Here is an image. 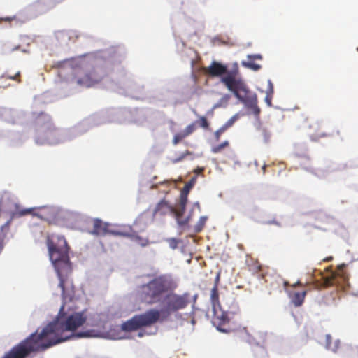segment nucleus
I'll use <instances>...</instances> for the list:
<instances>
[{"label":"nucleus","instance_id":"obj_43","mask_svg":"<svg viewBox=\"0 0 358 358\" xmlns=\"http://www.w3.org/2000/svg\"><path fill=\"white\" fill-rule=\"evenodd\" d=\"M36 143L40 144L41 143L38 142V140H36Z\"/></svg>","mask_w":358,"mask_h":358},{"label":"nucleus","instance_id":"obj_33","mask_svg":"<svg viewBox=\"0 0 358 358\" xmlns=\"http://www.w3.org/2000/svg\"><path fill=\"white\" fill-rule=\"evenodd\" d=\"M262 55H248V60H252L254 61L255 59H262Z\"/></svg>","mask_w":358,"mask_h":358},{"label":"nucleus","instance_id":"obj_38","mask_svg":"<svg viewBox=\"0 0 358 358\" xmlns=\"http://www.w3.org/2000/svg\"><path fill=\"white\" fill-rule=\"evenodd\" d=\"M297 285H302V284L299 281H298L296 283L294 284L292 287H295Z\"/></svg>","mask_w":358,"mask_h":358},{"label":"nucleus","instance_id":"obj_2","mask_svg":"<svg viewBox=\"0 0 358 358\" xmlns=\"http://www.w3.org/2000/svg\"><path fill=\"white\" fill-rule=\"evenodd\" d=\"M206 72L212 77L224 76L221 78V83L248 108L252 110L255 114L259 113L257 96L256 94L248 89L243 79L238 77L237 66L231 71H229L226 65L213 61L210 65L206 69Z\"/></svg>","mask_w":358,"mask_h":358},{"label":"nucleus","instance_id":"obj_42","mask_svg":"<svg viewBox=\"0 0 358 358\" xmlns=\"http://www.w3.org/2000/svg\"><path fill=\"white\" fill-rule=\"evenodd\" d=\"M193 112H194V113L196 115H197V113H196V110H194Z\"/></svg>","mask_w":358,"mask_h":358},{"label":"nucleus","instance_id":"obj_40","mask_svg":"<svg viewBox=\"0 0 358 358\" xmlns=\"http://www.w3.org/2000/svg\"><path fill=\"white\" fill-rule=\"evenodd\" d=\"M284 285H285V287L288 286V285H289V282H287V281H285V282H284Z\"/></svg>","mask_w":358,"mask_h":358},{"label":"nucleus","instance_id":"obj_15","mask_svg":"<svg viewBox=\"0 0 358 358\" xmlns=\"http://www.w3.org/2000/svg\"><path fill=\"white\" fill-rule=\"evenodd\" d=\"M208 220L207 216H201L196 225L194 227V231L195 233H200L204 228L206 223Z\"/></svg>","mask_w":358,"mask_h":358},{"label":"nucleus","instance_id":"obj_26","mask_svg":"<svg viewBox=\"0 0 358 358\" xmlns=\"http://www.w3.org/2000/svg\"><path fill=\"white\" fill-rule=\"evenodd\" d=\"M268 84H269V88L267 90V92H266L267 94H266L265 100L268 106H271V99H272V95L273 94V85L271 81H269Z\"/></svg>","mask_w":358,"mask_h":358},{"label":"nucleus","instance_id":"obj_5","mask_svg":"<svg viewBox=\"0 0 358 358\" xmlns=\"http://www.w3.org/2000/svg\"><path fill=\"white\" fill-rule=\"evenodd\" d=\"M106 75V71L101 66L83 63L75 69L73 79L78 85L90 87L100 83Z\"/></svg>","mask_w":358,"mask_h":358},{"label":"nucleus","instance_id":"obj_35","mask_svg":"<svg viewBox=\"0 0 358 358\" xmlns=\"http://www.w3.org/2000/svg\"><path fill=\"white\" fill-rule=\"evenodd\" d=\"M20 76V73L17 72L15 76H9V78L13 80H17L18 82H20V79L19 78Z\"/></svg>","mask_w":358,"mask_h":358},{"label":"nucleus","instance_id":"obj_12","mask_svg":"<svg viewBox=\"0 0 358 358\" xmlns=\"http://www.w3.org/2000/svg\"><path fill=\"white\" fill-rule=\"evenodd\" d=\"M176 209L171 206L166 201L162 200L157 203L155 210L154 215H166L168 213H175Z\"/></svg>","mask_w":358,"mask_h":358},{"label":"nucleus","instance_id":"obj_34","mask_svg":"<svg viewBox=\"0 0 358 358\" xmlns=\"http://www.w3.org/2000/svg\"><path fill=\"white\" fill-rule=\"evenodd\" d=\"M262 134L264 136V141L267 142L269 140L270 134L264 129L262 131Z\"/></svg>","mask_w":358,"mask_h":358},{"label":"nucleus","instance_id":"obj_20","mask_svg":"<svg viewBox=\"0 0 358 358\" xmlns=\"http://www.w3.org/2000/svg\"><path fill=\"white\" fill-rule=\"evenodd\" d=\"M131 237L132 241L141 246H145L148 244V240L147 238H142L138 235H132Z\"/></svg>","mask_w":358,"mask_h":358},{"label":"nucleus","instance_id":"obj_37","mask_svg":"<svg viewBox=\"0 0 358 358\" xmlns=\"http://www.w3.org/2000/svg\"><path fill=\"white\" fill-rule=\"evenodd\" d=\"M204 171V169L203 168H199L198 167L195 171L194 172L197 174H199V173H201L203 171Z\"/></svg>","mask_w":358,"mask_h":358},{"label":"nucleus","instance_id":"obj_6","mask_svg":"<svg viewBox=\"0 0 358 358\" xmlns=\"http://www.w3.org/2000/svg\"><path fill=\"white\" fill-rule=\"evenodd\" d=\"M160 311L157 309H150L145 313L134 316L122 325V330L132 331L143 327L151 326L159 320Z\"/></svg>","mask_w":358,"mask_h":358},{"label":"nucleus","instance_id":"obj_13","mask_svg":"<svg viewBox=\"0 0 358 358\" xmlns=\"http://www.w3.org/2000/svg\"><path fill=\"white\" fill-rule=\"evenodd\" d=\"M306 294L307 291L306 290L302 292H295L293 294L290 293L289 297L294 306L296 307L301 306L304 301Z\"/></svg>","mask_w":358,"mask_h":358},{"label":"nucleus","instance_id":"obj_39","mask_svg":"<svg viewBox=\"0 0 358 358\" xmlns=\"http://www.w3.org/2000/svg\"><path fill=\"white\" fill-rule=\"evenodd\" d=\"M266 165H265V164L262 167V169L264 173H265V172H266Z\"/></svg>","mask_w":358,"mask_h":358},{"label":"nucleus","instance_id":"obj_41","mask_svg":"<svg viewBox=\"0 0 358 358\" xmlns=\"http://www.w3.org/2000/svg\"><path fill=\"white\" fill-rule=\"evenodd\" d=\"M330 259H332V257L328 258V259H327L326 260H327V261H329V260H330Z\"/></svg>","mask_w":358,"mask_h":358},{"label":"nucleus","instance_id":"obj_3","mask_svg":"<svg viewBox=\"0 0 358 358\" xmlns=\"http://www.w3.org/2000/svg\"><path fill=\"white\" fill-rule=\"evenodd\" d=\"M47 246L50 259L59 280V287L64 299L74 294L72 281L69 278L72 271L69 257V246L64 236L52 235L48 237Z\"/></svg>","mask_w":358,"mask_h":358},{"label":"nucleus","instance_id":"obj_32","mask_svg":"<svg viewBox=\"0 0 358 358\" xmlns=\"http://www.w3.org/2000/svg\"><path fill=\"white\" fill-rule=\"evenodd\" d=\"M331 336L329 334L325 336V346L327 349H331Z\"/></svg>","mask_w":358,"mask_h":358},{"label":"nucleus","instance_id":"obj_23","mask_svg":"<svg viewBox=\"0 0 358 358\" xmlns=\"http://www.w3.org/2000/svg\"><path fill=\"white\" fill-rule=\"evenodd\" d=\"M230 99L231 96L229 94H226L223 95L218 103L215 106V108L227 106Z\"/></svg>","mask_w":358,"mask_h":358},{"label":"nucleus","instance_id":"obj_14","mask_svg":"<svg viewBox=\"0 0 358 358\" xmlns=\"http://www.w3.org/2000/svg\"><path fill=\"white\" fill-rule=\"evenodd\" d=\"M60 131L56 129H49L45 132L47 141L50 144L57 143L60 141Z\"/></svg>","mask_w":358,"mask_h":358},{"label":"nucleus","instance_id":"obj_9","mask_svg":"<svg viewBox=\"0 0 358 358\" xmlns=\"http://www.w3.org/2000/svg\"><path fill=\"white\" fill-rule=\"evenodd\" d=\"M345 265H339L337 267V270L331 273L329 276L324 277L323 278V282L319 283L317 282L315 287L320 288V287H328L334 285H339L343 281H345L346 276L343 271L345 268Z\"/></svg>","mask_w":358,"mask_h":358},{"label":"nucleus","instance_id":"obj_27","mask_svg":"<svg viewBox=\"0 0 358 358\" xmlns=\"http://www.w3.org/2000/svg\"><path fill=\"white\" fill-rule=\"evenodd\" d=\"M167 242L171 248L176 249L178 248L179 243H180L181 241L175 238H171L167 240Z\"/></svg>","mask_w":358,"mask_h":358},{"label":"nucleus","instance_id":"obj_28","mask_svg":"<svg viewBox=\"0 0 358 358\" xmlns=\"http://www.w3.org/2000/svg\"><path fill=\"white\" fill-rule=\"evenodd\" d=\"M236 120H237L236 115H234L227 122H226L225 124H224L222 125V127L226 130H227L229 128H230L234 124V122H236Z\"/></svg>","mask_w":358,"mask_h":358},{"label":"nucleus","instance_id":"obj_30","mask_svg":"<svg viewBox=\"0 0 358 358\" xmlns=\"http://www.w3.org/2000/svg\"><path fill=\"white\" fill-rule=\"evenodd\" d=\"M17 20L16 16H6L0 17V24L2 22H6L8 24H11L12 22Z\"/></svg>","mask_w":358,"mask_h":358},{"label":"nucleus","instance_id":"obj_31","mask_svg":"<svg viewBox=\"0 0 358 358\" xmlns=\"http://www.w3.org/2000/svg\"><path fill=\"white\" fill-rule=\"evenodd\" d=\"M192 186H193V183L192 182H189L185 184L181 193L187 194L189 193L190 189L192 187Z\"/></svg>","mask_w":358,"mask_h":358},{"label":"nucleus","instance_id":"obj_24","mask_svg":"<svg viewBox=\"0 0 358 358\" xmlns=\"http://www.w3.org/2000/svg\"><path fill=\"white\" fill-rule=\"evenodd\" d=\"M229 141H224L223 143H220V144H219V145H217L213 146V147L212 148V150H212V152H213V153H219V152H221L224 148H225L228 147V146H229Z\"/></svg>","mask_w":358,"mask_h":358},{"label":"nucleus","instance_id":"obj_19","mask_svg":"<svg viewBox=\"0 0 358 358\" xmlns=\"http://www.w3.org/2000/svg\"><path fill=\"white\" fill-rule=\"evenodd\" d=\"M187 137L185 132L183 131H181L180 132L176 133L172 140V143L174 145H178L180 141H182L184 138Z\"/></svg>","mask_w":358,"mask_h":358},{"label":"nucleus","instance_id":"obj_21","mask_svg":"<svg viewBox=\"0 0 358 358\" xmlns=\"http://www.w3.org/2000/svg\"><path fill=\"white\" fill-rule=\"evenodd\" d=\"M242 65L254 71H258L261 68L259 64L255 63L252 60L243 61L242 62Z\"/></svg>","mask_w":358,"mask_h":358},{"label":"nucleus","instance_id":"obj_29","mask_svg":"<svg viewBox=\"0 0 358 358\" xmlns=\"http://www.w3.org/2000/svg\"><path fill=\"white\" fill-rule=\"evenodd\" d=\"M227 130L222 126L220 129H218L214 133V138L215 141H219L220 140L221 135L224 133Z\"/></svg>","mask_w":358,"mask_h":358},{"label":"nucleus","instance_id":"obj_8","mask_svg":"<svg viewBox=\"0 0 358 358\" xmlns=\"http://www.w3.org/2000/svg\"><path fill=\"white\" fill-rule=\"evenodd\" d=\"M190 303V294H171L166 295L164 301V310L168 314L185 309Z\"/></svg>","mask_w":358,"mask_h":358},{"label":"nucleus","instance_id":"obj_11","mask_svg":"<svg viewBox=\"0 0 358 358\" xmlns=\"http://www.w3.org/2000/svg\"><path fill=\"white\" fill-rule=\"evenodd\" d=\"M308 127L310 130V136L314 141H317L320 138H324L329 136L322 130V122L317 120L311 119L309 120Z\"/></svg>","mask_w":358,"mask_h":358},{"label":"nucleus","instance_id":"obj_25","mask_svg":"<svg viewBox=\"0 0 358 358\" xmlns=\"http://www.w3.org/2000/svg\"><path fill=\"white\" fill-rule=\"evenodd\" d=\"M196 129H197L196 122H193L185 128L184 131L185 132L186 135L187 136H189L192 133H194Z\"/></svg>","mask_w":358,"mask_h":358},{"label":"nucleus","instance_id":"obj_18","mask_svg":"<svg viewBox=\"0 0 358 358\" xmlns=\"http://www.w3.org/2000/svg\"><path fill=\"white\" fill-rule=\"evenodd\" d=\"M182 214L183 213H181L180 211H176L175 213L178 225L181 227H185L187 225L189 220V217H188L185 219H181L180 217L182 215Z\"/></svg>","mask_w":358,"mask_h":358},{"label":"nucleus","instance_id":"obj_10","mask_svg":"<svg viewBox=\"0 0 358 358\" xmlns=\"http://www.w3.org/2000/svg\"><path fill=\"white\" fill-rule=\"evenodd\" d=\"M109 224L102 222L99 219H95L93 222V229L91 233L96 236H105L108 234H112L115 235L127 236L126 234H123L119 231H110L108 229Z\"/></svg>","mask_w":358,"mask_h":358},{"label":"nucleus","instance_id":"obj_36","mask_svg":"<svg viewBox=\"0 0 358 358\" xmlns=\"http://www.w3.org/2000/svg\"><path fill=\"white\" fill-rule=\"evenodd\" d=\"M219 282H220V273H217L215 278V284H214V286H217V288H218Z\"/></svg>","mask_w":358,"mask_h":358},{"label":"nucleus","instance_id":"obj_4","mask_svg":"<svg viewBox=\"0 0 358 358\" xmlns=\"http://www.w3.org/2000/svg\"><path fill=\"white\" fill-rule=\"evenodd\" d=\"M176 287L171 276L156 275L147 283L138 287L137 296L141 302L152 305L159 303L167 292L173 290Z\"/></svg>","mask_w":358,"mask_h":358},{"label":"nucleus","instance_id":"obj_1","mask_svg":"<svg viewBox=\"0 0 358 358\" xmlns=\"http://www.w3.org/2000/svg\"><path fill=\"white\" fill-rule=\"evenodd\" d=\"M61 308L58 316L44 327L40 333L31 334L15 345L2 358H26L34 352H43L48 348L70 339L73 334L67 336L66 331H74L86 321L82 313H76L66 316Z\"/></svg>","mask_w":358,"mask_h":358},{"label":"nucleus","instance_id":"obj_7","mask_svg":"<svg viewBox=\"0 0 358 358\" xmlns=\"http://www.w3.org/2000/svg\"><path fill=\"white\" fill-rule=\"evenodd\" d=\"M210 302L213 306L214 322L217 324V329L222 332L227 330L222 327L225 326L229 322V315L227 311L223 310L219 301L218 288L213 286L210 291Z\"/></svg>","mask_w":358,"mask_h":358},{"label":"nucleus","instance_id":"obj_22","mask_svg":"<svg viewBox=\"0 0 358 358\" xmlns=\"http://www.w3.org/2000/svg\"><path fill=\"white\" fill-rule=\"evenodd\" d=\"M187 203V194H185L181 193L180 200V209L178 211H180L181 213H183L185 210V206Z\"/></svg>","mask_w":358,"mask_h":358},{"label":"nucleus","instance_id":"obj_17","mask_svg":"<svg viewBox=\"0 0 358 358\" xmlns=\"http://www.w3.org/2000/svg\"><path fill=\"white\" fill-rule=\"evenodd\" d=\"M195 122H196V125L202 129L205 130H208L209 129L210 123L206 117L199 115L198 116V120Z\"/></svg>","mask_w":358,"mask_h":358},{"label":"nucleus","instance_id":"obj_16","mask_svg":"<svg viewBox=\"0 0 358 358\" xmlns=\"http://www.w3.org/2000/svg\"><path fill=\"white\" fill-rule=\"evenodd\" d=\"M35 210L34 208H26L20 210L17 208V210L13 213V217H20L22 216L27 215L28 214H34V211Z\"/></svg>","mask_w":358,"mask_h":358}]
</instances>
